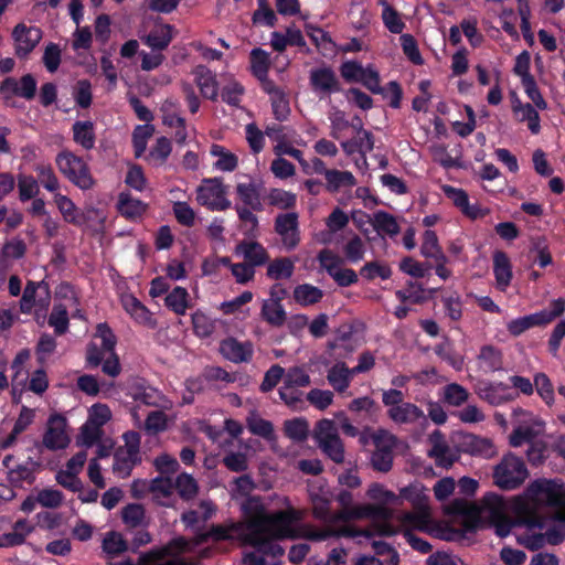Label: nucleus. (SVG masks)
I'll return each mask as SVG.
<instances>
[{"instance_id": "nucleus-53", "label": "nucleus", "mask_w": 565, "mask_h": 565, "mask_svg": "<svg viewBox=\"0 0 565 565\" xmlns=\"http://www.w3.org/2000/svg\"><path fill=\"white\" fill-rule=\"evenodd\" d=\"M366 495L369 499L375 501V505L386 507L390 503H396L399 500V497L394 492L387 490L384 486L380 483H372L366 491Z\"/></svg>"}, {"instance_id": "nucleus-58", "label": "nucleus", "mask_w": 565, "mask_h": 565, "mask_svg": "<svg viewBox=\"0 0 565 565\" xmlns=\"http://www.w3.org/2000/svg\"><path fill=\"white\" fill-rule=\"evenodd\" d=\"M154 127L150 124L139 125L132 134L136 157H141L147 149V141L153 135Z\"/></svg>"}, {"instance_id": "nucleus-34", "label": "nucleus", "mask_w": 565, "mask_h": 565, "mask_svg": "<svg viewBox=\"0 0 565 565\" xmlns=\"http://www.w3.org/2000/svg\"><path fill=\"white\" fill-rule=\"evenodd\" d=\"M324 179L327 188L331 192H335L341 189H351L356 184V180L350 171L335 169L324 170Z\"/></svg>"}, {"instance_id": "nucleus-23", "label": "nucleus", "mask_w": 565, "mask_h": 565, "mask_svg": "<svg viewBox=\"0 0 565 565\" xmlns=\"http://www.w3.org/2000/svg\"><path fill=\"white\" fill-rule=\"evenodd\" d=\"M121 305L125 311L139 324L148 328L157 326L156 319L149 309L143 306L134 295L126 294L121 296Z\"/></svg>"}, {"instance_id": "nucleus-26", "label": "nucleus", "mask_w": 565, "mask_h": 565, "mask_svg": "<svg viewBox=\"0 0 565 565\" xmlns=\"http://www.w3.org/2000/svg\"><path fill=\"white\" fill-rule=\"evenodd\" d=\"M13 462L14 458L11 455H8L3 458L2 463L7 469L8 480L13 486H22L24 482L32 483L34 480V465H12Z\"/></svg>"}, {"instance_id": "nucleus-32", "label": "nucleus", "mask_w": 565, "mask_h": 565, "mask_svg": "<svg viewBox=\"0 0 565 565\" xmlns=\"http://www.w3.org/2000/svg\"><path fill=\"white\" fill-rule=\"evenodd\" d=\"M353 376L344 362H338L329 369L327 380L337 392L343 393L350 386Z\"/></svg>"}, {"instance_id": "nucleus-64", "label": "nucleus", "mask_w": 565, "mask_h": 565, "mask_svg": "<svg viewBox=\"0 0 565 565\" xmlns=\"http://www.w3.org/2000/svg\"><path fill=\"white\" fill-rule=\"evenodd\" d=\"M19 198L21 201L33 199L39 193V183L32 175L20 174L18 178Z\"/></svg>"}, {"instance_id": "nucleus-46", "label": "nucleus", "mask_w": 565, "mask_h": 565, "mask_svg": "<svg viewBox=\"0 0 565 565\" xmlns=\"http://www.w3.org/2000/svg\"><path fill=\"white\" fill-rule=\"evenodd\" d=\"M513 111L520 121L527 122V127L532 134H539L541 129L540 116L531 104L518 103L513 105Z\"/></svg>"}, {"instance_id": "nucleus-2", "label": "nucleus", "mask_w": 565, "mask_h": 565, "mask_svg": "<svg viewBox=\"0 0 565 565\" xmlns=\"http://www.w3.org/2000/svg\"><path fill=\"white\" fill-rule=\"evenodd\" d=\"M512 512L529 529H543L548 520L565 521V486L539 479L512 500Z\"/></svg>"}, {"instance_id": "nucleus-21", "label": "nucleus", "mask_w": 565, "mask_h": 565, "mask_svg": "<svg viewBox=\"0 0 565 565\" xmlns=\"http://www.w3.org/2000/svg\"><path fill=\"white\" fill-rule=\"evenodd\" d=\"M128 395L138 404L170 409L172 403L157 388L141 383L131 385Z\"/></svg>"}, {"instance_id": "nucleus-15", "label": "nucleus", "mask_w": 565, "mask_h": 565, "mask_svg": "<svg viewBox=\"0 0 565 565\" xmlns=\"http://www.w3.org/2000/svg\"><path fill=\"white\" fill-rule=\"evenodd\" d=\"M43 32L35 25L24 23L17 24L12 30L14 53L20 58H25L41 42Z\"/></svg>"}, {"instance_id": "nucleus-35", "label": "nucleus", "mask_w": 565, "mask_h": 565, "mask_svg": "<svg viewBox=\"0 0 565 565\" xmlns=\"http://www.w3.org/2000/svg\"><path fill=\"white\" fill-rule=\"evenodd\" d=\"M54 202L62 214L65 222L82 225L85 221L83 213L75 206L73 201L67 196L55 193Z\"/></svg>"}, {"instance_id": "nucleus-20", "label": "nucleus", "mask_w": 565, "mask_h": 565, "mask_svg": "<svg viewBox=\"0 0 565 565\" xmlns=\"http://www.w3.org/2000/svg\"><path fill=\"white\" fill-rule=\"evenodd\" d=\"M275 231L280 236L287 250L294 249L300 241L298 230V214L295 212L279 214L275 220Z\"/></svg>"}, {"instance_id": "nucleus-29", "label": "nucleus", "mask_w": 565, "mask_h": 565, "mask_svg": "<svg viewBox=\"0 0 565 565\" xmlns=\"http://www.w3.org/2000/svg\"><path fill=\"white\" fill-rule=\"evenodd\" d=\"M388 417L397 424H413L417 422H426L424 412L412 403H402L388 408Z\"/></svg>"}, {"instance_id": "nucleus-16", "label": "nucleus", "mask_w": 565, "mask_h": 565, "mask_svg": "<svg viewBox=\"0 0 565 565\" xmlns=\"http://www.w3.org/2000/svg\"><path fill=\"white\" fill-rule=\"evenodd\" d=\"M264 183L259 179L247 175L244 180L238 181L235 185V194L241 206L252 210H262V193Z\"/></svg>"}, {"instance_id": "nucleus-51", "label": "nucleus", "mask_w": 565, "mask_h": 565, "mask_svg": "<svg viewBox=\"0 0 565 565\" xmlns=\"http://www.w3.org/2000/svg\"><path fill=\"white\" fill-rule=\"evenodd\" d=\"M443 399L451 405L459 407L469 398V392L462 385L450 383L443 388Z\"/></svg>"}, {"instance_id": "nucleus-18", "label": "nucleus", "mask_w": 565, "mask_h": 565, "mask_svg": "<svg viewBox=\"0 0 565 565\" xmlns=\"http://www.w3.org/2000/svg\"><path fill=\"white\" fill-rule=\"evenodd\" d=\"M36 92V81L31 74L22 76L20 79L14 77H7L0 84V94L4 99L12 97H22L24 99H32Z\"/></svg>"}, {"instance_id": "nucleus-31", "label": "nucleus", "mask_w": 565, "mask_h": 565, "mask_svg": "<svg viewBox=\"0 0 565 565\" xmlns=\"http://www.w3.org/2000/svg\"><path fill=\"white\" fill-rule=\"evenodd\" d=\"M367 222L373 226L377 234L382 237L385 235L393 237L399 233L397 220L392 214L377 211L372 216L365 215Z\"/></svg>"}, {"instance_id": "nucleus-3", "label": "nucleus", "mask_w": 565, "mask_h": 565, "mask_svg": "<svg viewBox=\"0 0 565 565\" xmlns=\"http://www.w3.org/2000/svg\"><path fill=\"white\" fill-rule=\"evenodd\" d=\"M399 499L408 501L416 512H405L397 516L402 526H413L419 531H430V504L427 489L420 482L412 483L399 491Z\"/></svg>"}, {"instance_id": "nucleus-6", "label": "nucleus", "mask_w": 565, "mask_h": 565, "mask_svg": "<svg viewBox=\"0 0 565 565\" xmlns=\"http://www.w3.org/2000/svg\"><path fill=\"white\" fill-rule=\"evenodd\" d=\"M529 477V470L522 458L512 452L504 455L493 467V483L502 490H515Z\"/></svg>"}, {"instance_id": "nucleus-25", "label": "nucleus", "mask_w": 565, "mask_h": 565, "mask_svg": "<svg viewBox=\"0 0 565 565\" xmlns=\"http://www.w3.org/2000/svg\"><path fill=\"white\" fill-rule=\"evenodd\" d=\"M210 156L213 158L212 167L215 171L230 173L238 167V156L222 145L213 143Z\"/></svg>"}, {"instance_id": "nucleus-17", "label": "nucleus", "mask_w": 565, "mask_h": 565, "mask_svg": "<svg viewBox=\"0 0 565 565\" xmlns=\"http://www.w3.org/2000/svg\"><path fill=\"white\" fill-rule=\"evenodd\" d=\"M477 395L493 406L514 401L518 393L503 382L481 381L476 387Z\"/></svg>"}, {"instance_id": "nucleus-12", "label": "nucleus", "mask_w": 565, "mask_h": 565, "mask_svg": "<svg viewBox=\"0 0 565 565\" xmlns=\"http://www.w3.org/2000/svg\"><path fill=\"white\" fill-rule=\"evenodd\" d=\"M56 166L61 173L81 189H89L93 185V179L86 163L72 152L64 151L58 153Z\"/></svg>"}, {"instance_id": "nucleus-44", "label": "nucleus", "mask_w": 565, "mask_h": 565, "mask_svg": "<svg viewBox=\"0 0 565 565\" xmlns=\"http://www.w3.org/2000/svg\"><path fill=\"white\" fill-rule=\"evenodd\" d=\"M323 292L318 287L302 284L294 289V299L301 306H311L321 300Z\"/></svg>"}, {"instance_id": "nucleus-55", "label": "nucleus", "mask_w": 565, "mask_h": 565, "mask_svg": "<svg viewBox=\"0 0 565 565\" xmlns=\"http://www.w3.org/2000/svg\"><path fill=\"white\" fill-rule=\"evenodd\" d=\"M342 250L350 263H358L364 258L365 244L360 236L353 234L343 245Z\"/></svg>"}, {"instance_id": "nucleus-52", "label": "nucleus", "mask_w": 565, "mask_h": 565, "mask_svg": "<svg viewBox=\"0 0 565 565\" xmlns=\"http://www.w3.org/2000/svg\"><path fill=\"white\" fill-rule=\"evenodd\" d=\"M501 353L492 347H483L479 354V365L484 373H490L501 367Z\"/></svg>"}, {"instance_id": "nucleus-59", "label": "nucleus", "mask_w": 565, "mask_h": 565, "mask_svg": "<svg viewBox=\"0 0 565 565\" xmlns=\"http://www.w3.org/2000/svg\"><path fill=\"white\" fill-rule=\"evenodd\" d=\"M169 418L161 411L150 412L143 423V428L148 434L156 435L168 428Z\"/></svg>"}, {"instance_id": "nucleus-39", "label": "nucleus", "mask_w": 565, "mask_h": 565, "mask_svg": "<svg viewBox=\"0 0 565 565\" xmlns=\"http://www.w3.org/2000/svg\"><path fill=\"white\" fill-rule=\"evenodd\" d=\"M189 292L183 287L173 288L166 297V306L179 316H184L190 307Z\"/></svg>"}, {"instance_id": "nucleus-5", "label": "nucleus", "mask_w": 565, "mask_h": 565, "mask_svg": "<svg viewBox=\"0 0 565 565\" xmlns=\"http://www.w3.org/2000/svg\"><path fill=\"white\" fill-rule=\"evenodd\" d=\"M353 519H371L372 525L363 531L354 530L359 535L367 539L377 534L381 536H391L397 533L396 526L393 525V512L386 507L375 505L373 503L356 504L353 507Z\"/></svg>"}, {"instance_id": "nucleus-37", "label": "nucleus", "mask_w": 565, "mask_h": 565, "mask_svg": "<svg viewBox=\"0 0 565 565\" xmlns=\"http://www.w3.org/2000/svg\"><path fill=\"white\" fill-rule=\"evenodd\" d=\"M73 138L76 143L82 146L84 149L89 150L95 146V130L94 124L89 120L76 121L73 125Z\"/></svg>"}, {"instance_id": "nucleus-61", "label": "nucleus", "mask_w": 565, "mask_h": 565, "mask_svg": "<svg viewBox=\"0 0 565 565\" xmlns=\"http://www.w3.org/2000/svg\"><path fill=\"white\" fill-rule=\"evenodd\" d=\"M286 435L296 441L307 439L309 433L308 422L303 418H295L285 423Z\"/></svg>"}, {"instance_id": "nucleus-9", "label": "nucleus", "mask_w": 565, "mask_h": 565, "mask_svg": "<svg viewBox=\"0 0 565 565\" xmlns=\"http://www.w3.org/2000/svg\"><path fill=\"white\" fill-rule=\"evenodd\" d=\"M196 202L210 211L222 212L232 206L222 178H206L195 189Z\"/></svg>"}, {"instance_id": "nucleus-14", "label": "nucleus", "mask_w": 565, "mask_h": 565, "mask_svg": "<svg viewBox=\"0 0 565 565\" xmlns=\"http://www.w3.org/2000/svg\"><path fill=\"white\" fill-rule=\"evenodd\" d=\"M307 491L313 516L320 521H327L332 502V492L328 482L322 478L310 480Z\"/></svg>"}, {"instance_id": "nucleus-43", "label": "nucleus", "mask_w": 565, "mask_h": 565, "mask_svg": "<svg viewBox=\"0 0 565 565\" xmlns=\"http://www.w3.org/2000/svg\"><path fill=\"white\" fill-rule=\"evenodd\" d=\"M150 491L161 504H168V500L175 491L174 480L170 477H158L151 481Z\"/></svg>"}, {"instance_id": "nucleus-1", "label": "nucleus", "mask_w": 565, "mask_h": 565, "mask_svg": "<svg viewBox=\"0 0 565 565\" xmlns=\"http://www.w3.org/2000/svg\"><path fill=\"white\" fill-rule=\"evenodd\" d=\"M285 510L268 513L259 498L252 497L242 505L244 519L227 526L213 527L211 535L215 540H238L254 546L257 552L246 554L245 565H265V559L257 553L280 556L284 550L277 543L296 535V524L305 516V511L291 507L287 497L281 499Z\"/></svg>"}, {"instance_id": "nucleus-42", "label": "nucleus", "mask_w": 565, "mask_h": 565, "mask_svg": "<svg viewBox=\"0 0 565 565\" xmlns=\"http://www.w3.org/2000/svg\"><path fill=\"white\" fill-rule=\"evenodd\" d=\"M295 270V262L287 257L274 259L268 264L267 276L274 280L289 279Z\"/></svg>"}, {"instance_id": "nucleus-33", "label": "nucleus", "mask_w": 565, "mask_h": 565, "mask_svg": "<svg viewBox=\"0 0 565 565\" xmlns=\"http://www.w3.org/2000/svg\"><path fill=\"white\" fill-rule=\"evenodd\" d=\"M236 253L243 256L253 267L265 264L268 258L266 249L256 242H242L237 245Z\"/></svg>"}, {"instance_id": "nucleus-28", "label": "nucleus", "mask_w": 565, "mask_h": 565, "mask_svg": "<svg viewBox=\"0 0 565 565\" xmlns=\"http://www.w3.org/2000/svg\"><path fill=\"white\" fill-rule=\"evenodd\" d=\"M565 311V299L558 298L550 303V308L543 309L539 312L524 316V319L530 328L536 326H545L554 319L561 317Z\"/></svg>"}, {"instance_id": "nucleus-48", "label": "nucleus", "mask_w": 565, "mask_h": 565, "mask_svg": "<svg viewBox=\"0 0 565 565\" xmlns=\"http://www.w3.org/2000/svg\"><path fill=\"white\" fill-rule=\"evenodd\" d=\"M267 202L277 209L288 210L296 205L297 196L295 193L282 189H271L267 194Z\"/></svg>"}, {"instance_id": "nucleus-49", "label": "nucleus", "mask_w": 565, "mask_h": 565, "mask_svg": "<svg viewBox=\"0 0 565 565\" xmlns=\"http://www.w3.org/2000/svg\"><path fill=\"white\" fill-rule=\"evenodd\" d=\"M171 142L166 137H160L157 139L156 143L150 149L147 160L154 166H161L166 162L168 157L171 153Z\"/></svg>"}, {"instance_id": "nucleus-19", "label": "nucleus", "mask_w": 565, "mask_h": 565, "mask_svg": "<svg viewBox=\"0 0 565 565\" xmlns=\"http://www.w3.org/2000/svg\"><path fill=\"white\" fill-rule=\"evenodd\" d=\"M429 443L431 447L428 450V456L434 459L437 467L450 469L459 459L458 452L447 444L440 431H434L429 437Z\"/></svg>"}, {"instance_id": "nucleus-27", "label": "nucleus", "mask_w": 565, "mask_h": 565, "mask_svg": "<svg viewBox=\"0 0 565 565\" xmlns=\"http://www.w3.org/2000/svg\"><path fill=\"white\" fill-rule=\"evenodd\" d=\"M194 81L203 97L215 100L218 96V84L215 74L204 65L193 70Z\"/></svg>"}, {"instance_id": "nucleus-24", "label": "nucleus", "mask_w": 565, "mask_h": 565, "mask_svg": "<svg viewBox=\"0 0 565 565\" xmlns=\"http://www.w3.org/2000/svg\"><path fill=\"white\" fill-rule=\"evenodd\" d=\"M310 84L315 92L321 94H331L341 89L334 72L329 67L311 70Z\"/></svg>"}, {"instance_id": "nucleus-45", "label": "nucleus", "mask_w": 565, "mask_h": 565, "mask_svg": "<svg viewBox=\"0 0 565 565\" xmlns=\"http://www.w3.org/2000/svg\"><path fill=\"white\" fill-rule=\"evenodd\" d=\"M270 66L269 54L262 49H254L250 52L252 73L259 79L265 81Z\"/></svg>"}, {"instance_id": "nucleus-63", "label": "nucleus", "mask_w": 565, "mask_h": 565, "mask_svg": "<svg viewBox=\"0 0 565 565\" xmlns=\"http://www.w3.org/2000/svg\"><path fill=\"white\" fill-rule=\"evenodd\" d=\"M192 323L194 332L201 338L210 337L215 329L214 321L202 311L192 315Z\"/></svg>"}, {"instance_id": "nucleus-41", "label": "nucleus", "mask_w": 565, "mask_h": 565, "mask_svg": "<svg viewBox=\"0 0 565 565\" xmlns=\"http://www.w3.org/2000/svg\"><path fill=\"white\" fill-rule=\"evenodd\" d=\"M262 316L274 327H280L286 321V311L277 299H268L263 302Z\"/></svg>"}, {"instance_id": "nucleus-62", "label": "nucleus", "mask_w": 565, "mask_h": 565, "mask_svg": "<svg viewBox=\"0 0 565 565\" xmlns=\"http://www.w3.org/2000/svg\"><path fill=\"white\" fill-rule=\"evenodd\" d=\"M73 98L81 108H88L92 104V85L87 79L78 81L73 88Z\"/></svg>"}, {"instance_id": "nucleus-56", "label": "nucleus", "mask_w": 565, "mask_h": 565, "mask_svg": "<svg viewBox=\"0 0 565 565\" xmlns=\"http://www.w3.org/2000/svg\"><path fill=\"white\" fill-rule=\"evenodd\" d=\"M174 488L184 500L194 498L199 490L195 479L189 473L179 475L174 480Z\"/></svg>"}, {"instance_id": "nucleus-50", "label": "nucleus", "mask_w": 565, "mask_h": 565, "mask_svg": "<svg viewBox=\"0 0 565 565\" xmlns=\"http://www.w3.org/2000/svg\"><path fill=\"white\" fill-rule=\"evenodd\" d=\"M467 450L472 455H478L482 457H492L495 454V448L490 439L478 437V436H468L466 440Z\"/></svg>"}, {"instance_id": "nucleus-54", "label": "nucleus", "mask_w": 565, "mask_h": 565, "mask_svg": "<svg viewBox=\"0 0 565 565\" xmlns=\"http://www.w3.org/2000/svg\"><path fill=\"white\" fill-rule=\"evenodd\" d=\"M139 460V456H132L124 450L117 449L115 452L114 472L119 477L125 478L129 476L131 469Z\"/></svg>"}, {"instance_id": "nucleus-47", "label": "nucleus", "mask_w": 565, "mask_h": 565, "mask_svg": "<svg viewBox=\"0 0 565 565\" xmlns=\"http://www.w3.org/2000/svg\"><path fill=\"white\" fill-rule=\"evenodd\" d=\"M420 253L426 258L434 260H445V254L438 243V237L434 231L427 230L423 235Z\"/></svg>"}, {"instance_id": "nucleus-13", "label": "nucleus", "mask_w": 565, "mask_h": 565, "mask_svg": "<svg viewBox=\"0 0 565 565\" xmlns=\"http://www.w3.org/2000/svg\"><path fill=\"white\" fill-rule=\"evenodd\" d=\"M71 440L67 419L60 414L51 415L42 437L43 446L52 451L63 450L68 447Z\"/></svg>"}, {"instance_id": "nucleus-60", "label": "nucleus", "mask_w": 565, "mask_h": 565, "mask_svg": "<svg viewBox=\"0 0 565 565\" xmlns=\"http://www.w3.org/2000/svg\"><path fill=\"white\" fill-rule=\"evenodd\" d=\"M244 95V87L233 78L222 88V99L230 106L238 107Z\"/></svg>"}, {"instance_id": "nucleus-36", "label": "nucleus", "mask_w": 565, "mask_h": 565, "mask_svg": "<svg viewBox=\"0 0 565 565\" xmlns=\"http://www.w3.org/2000/svg\"><path fill=\"white\" fill-rule=\"evenodd\" d=\"M147 204L132 198L130 194L121 193L118 200V211L128 220H137L146 212Z\"/></svg>"}, {"instance_id": "nucleus-30", "label": "nucleus", "mask_w": 565, "mask_h": 565, "mask_svg": "<svg viewBox=\"0 0 565 565\" xmlns=\"http://www.w3.org/2000/svg\"><path fill=\"white\" fill-rule=\"evenodd\" d=\"M493 274L497 288L504 291L512 279V266L508 255L501 250L493 254Z\"/></svg>"}, {"instance_id": "nucleus-40", "label": "nucleus", "mask_w": 565, "mask_h": 565, "mask_svg": "<svg viewBox=\"0 0 565 565\" xmlns=\"http://www.w3.org/2000/svg\"><path fill=\"white\" fill-rule=\"evenodd\" d=\"M172 31L169 24L159 25L143 39V42L153 50H164L173 39Z\"/></svg>"}, {"instance_id": "nucleus-7", "label": "nucleus", "mask_w": 565, "mask_h": 565, "mask_svg": "<svg viewBox=\"0 0 565 565\" xmlns=\"http://www.w3.org/2000/svg\"><path fill=\"white\" fill-rule=\"evenodd\" d=\"M113 417L111 409L103 403L93 404L87 411V419L82 425L76 444L79 447L90 448L103 436L102 427Z\"/></svg>"}, {"instance_id": "nucleus-10", "label": "nucleus", "mask_w": 565, "mask_h": 565, "mask_svg": "<svg viewBox=\"0 0 565 565\" xmlns=\"http://www.w3.org/2000/svg\"><path fill=\"white\" fill-rule=\"evenodd\" d=\"M315 439L322 452L332 461L335 463L344 462V445L333 420L321 419L318 422L315 428Z\"/></svg>"}, {"instance_id": "nucleus-8", "label": "nucleus", "mask_w": 565, "mask_h": 565, "mask_svg": "<svg viewBox=\"0 0 565 565\" xmlns=\"http://www.w3.org/2000/svg\"><path fill=\"white\" fill-rule=\"evenodd\" d=\"M56 296L63 301H56L49 317V326L54 329L57 335H62L68 330V310L74 309L73 317L83 318L81 309L77 308V298L73 289L67 285H61Z\"/></svg>"}, {"instance_id": "nucleus-22", "label": "nucleus", "mask_w": 565, "mask_h": 565, "mask_svg": "<svg viewBox=\"0 0 565 565\" xmlns=\"http://www.w3.org/2000/svg\"><path fill=\"white\" fill-rule=\"evenodd\" d=\"M220 352L225 359L234 363H243L252 359L254 347L249 341L226 338L220 344Z\"/></svg>"}, {"instance_id": "nucleus-4", "label": "nucleus", "mask_w": 565, "mask_h": 565, "mask_svg": "<svg viewBox=\"0 0 565 565\" xmlns=\"http://www.w3.org/2000/svg\"><path fill=\"white\" fill-rule=\"evenodd\" d=\"M447 514L468 515L479 521L499 520L507 512L502 497L488 493L479 504H471L466 499H455L444 508Z\"/></svg>"}, {"instance_id": "nucleus-38", "label": "nucleus", "mask_w": 565, "mask_h": 565, "mask_svg": "<svg viewBox=\"0 0 565 565\" xmlns=\"http://www.w3.org/2000/svg\"><path fill=\"white\" fill-rule=\"evenodd\" d=\"M355 537L358 533L354 531L352 526L343 525L338 529H333L328 525L324 529H309L306 532V537L312 541H324L329 537Z\"/></svg>"}, {"instance_id": "nucleus-11", "label": "nucleus", "mask_w": 565, "mask_h": 565, "mask_svg": "<svg viewBox=\"0 0 565 565\" xmlns=\"http://www.w3.org/2000/svg\"><path fill=\"white\" fill-rule=\"evenodd\" d=\"M515 428L510 436V445L520 447L531 443L544 428V423L532 413L523 408H514L512 413Z\"/></svg>"}, {"instance_id": "nucleus-57", "label": "nucleus", "mask_w": 565, "mask_h": 565, "mask_svg": "<svg viewBox=\"0 0 565 565\" xmlns=\"http://www.w3.org/2000/svg\"><path fill=\"white\" fill-rule=\"evenodd\" d=\"M127 550V542L119 532H108L103 540V551L108 556H117Z\"/></svg>"}]
</instances>
